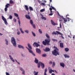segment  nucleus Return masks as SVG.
<instances>
[{"label":"nucleus","instance_id":"1","mask_svg":"<svg viewBox=\"0 0 75 75\" xmlns=\"http://www.w3.org/2000/svg\"><path fill=\"white\" fill-rule=\"evenodd\" d=\"M45 36L47 38V39H45L44 41H43L42 44L44 45H50V41H51V40L50 39V35H48V33H46Z\"/></svg>","mask_w":75,"mask_h":75},{"label":"nucleus","instance_id":"2","mask_svg":"<svg viewBox=\"0 0 75 75\" xmlns=\"http://www.w3.org/2000/svg\"><path fill=\"white\" fill-rule=\"evenodd\" d=\"M54 51H53L52 52V54L55 56H57V55H59V52H58L59 49L57 48V47L55 46H54Z\"/></svg>","mask_w":75,"mask_h":75},{"label":"nucleus","instance_id":"3","mask_svg":"<svg viewBox=\"0 0 75 75\" xmlns=\"http://www.w3.org/2000/svg\"><path fill=\"white\" fill-rule=\"evenodd\" d=\"M59 21H62V20H61V19H63L64 22H67V21H69L70 20H71V21L72 22V19H70L68 17H67L65 19V18H64V17L62 16H60Z\"/></svg>","mask_w":75,"mask_h":75},{"label":"nucleus","instance_id":"4","mask_svg":"<svg viewBox=\"0 0 75 75\" xmlns=\"http://www.w3.org/2000/svg\"><path fill=\"white\" fill-rule=\"evenodd\" d=\"M11 42L12 43L13 46L16 47V42L15 39H14V38L13 37L11 38Z\"/></svg>","mask_w":75,"mask_h":75},{"label":"nucleus","instance_id":"5","mask_svg":"<svg viewBox=\"0 0 75 75\" xmlns=\"http://www.w3.org/2000/svg\"><path fill=\"white\" fill-rule=\"evenodd\" d=\"M2 18L3 20L4 21L5 24H6V25H7V20H6V18H4V17L3 16H2Z\"/></svg>","mask_w":75,"mask_h":75},{"label":"nucleus","instance_id":"6","mask_svg":"<svg viewBox=\"0 0 75 75\" xmlns=\"http://www.w3.org/2000/svg\"><path fill=\"white\" fill-rule=\"evenodd\" d=\"M30 23L31 24V25H32L33 28L35 29V24H34L33 23V20H30Z\"/></svg>","mask_w":75,"mask_h":75},{"label":"nucleus","instance_id":"7","mask_svg":"<svg viewBox=\"0 0 75 75\" xmlns=\"http://www.w3.org/2000/svg\"><path fill=\"white\" fill-rule=\"evenodd\" d=\"M56 33H57V34H59L60 35H61V37L63 39H64V36H63V34L59 32V31H56Z\"/></svg>","mask_w":75,"mask_h":75},{"label":"nucleus","instance_id":"8","mask_svg":"<svg viewBox=\"0 0 75 75\" xmlns=\"http://www.w3.org/2000/svg\"><path fill=\"white\" fill-rule=\"evenodd\" d=\"M33 45L34 46V47H35L36 46V47H38L40 46V45L39 44L36 42H34L33 44Z\"/></svg>","mask_w":75,"mask_h":75},{"label":"nucleus","instance_id":"9","mask_svg":"<svg viewBox=\"0 0 75 75\" xmlns=\"http://www.w3.org/2000/svg\"><path fill=\"white\" fill-rule=\"evenodd\" d=\"M28 49L29 51V52H30V53H31V54H32V55H33V56H35V54H34V52H33V51L32 50H31V49H30L29 48Z\"/></svg>","mask_w":75,"mask_h":75},{"label":"nucleus","instance_id":"10","mask_svg":"<svg viewBox=\"0 0 75 75\" xmlns=\"http://www.w3.org/2000/svg\"><path fill=\"white\" fill-rule=\"evenodd\" d=\"M49 71L50 74H52V72H54V70H52V69H50V67L49 68Z\"/></svg>","mask_w":75,"mask_h":75},{"label":"nucleus","instance_id":"11","mask_svg":"<svg viewBox=\"0 0 75 75\" xmlns=\"http://www.w3.org/2000/svg\"><path fill=\"white\" fill-rule=\"evenodd\" d=\"M43 50L45 52H48L50 51V49L49 48L47 47L45 48V49H44Z\"/></svg>","mask_w":75,"mask_h":75},{"label":"nucleus","instance_id":"12","mask_svg":"<svg viewBox=\"0 0 75 75\" xmlns=\"http://www.w3.org/2000/svg\"><path fill=\"white\" fill-rule=\"evenodd\" d=\"M36 52L38 54H40L41 53V50L38 48H37L36 49Z\"/></svg>","mask_w":75,"mask_h":75},{"label":"nucleus","instance_id":"13","mask_svg":"<svg viewBox=\"0 0 75 75\" xmlns=\"http://www.w3.org/2000/svg\"><path fill=\"white\" fill-rule=\"evenodd\" d=\"M60 65L61 67H62L63 68H64V67H65V64L63 62L60 63Z\"/></svg>","mask_w":75,"mask_h":75},{"label":"nucleus","instance_id":"14","mask_svg":"<svg viewBox=\"0 0 75 75\" xmlns=\"http://www.w3.org/2000/svg\"><path fill=\"white\" fill-rule=\"evenodd\" d=\"M25 17L26 18H27L28 19H29L30 20V19H31V18L30 17V16L28 15H26L25 16Z\"/></svg>","mask_w":75,"mask_h":75},{"label":"nucleus","instance_id":"15","mask_svg":"<svg viewBox=\"0 0 75 75\" xmlns=\"http://www.w3.org/2000/svg\"><path fill=\"white\" fill-rule=\"evenodd\" d=\"M18 48H22V49H24V47H23V46L21 45H18Z\"/></svg>","mask_w":75,"mask_h":75},{"label":"nucleus","instance_id":"16","mask_svg":"<svg viewBox=\"0 0 75 75\" xmlns=\"http://www.w3.org/2000/svg\"><path fill=\"white\" fill-rule=\"evenodd\" d=\"M60 47L61 48H64V43L62 42L60 43Z\"/></svg>","mask_w":75,"mask_h":75},{"label":"nucleus","instance_id":"17","mask_svg":"<svg viewBox=\"0 0 75 75\" xmlns=\"http://www.w3.org/2000/svg\"><path fill=\"white\" fill-rule=\"evenodd\" d=\"M24 7L25 8V9L26 11H28V10H29V8H28V7L27 5H24Z\"/></svg>","mask_w":75,"mask_h":75},{"label":"nucleus","instance_id":"18","mask_svg":"<svg viewBox=\"0 0 75 75\" xmlns=\"http://www.w3.org/2000/svg\"><path fill=\"white\" fill-rule=\"evenodd\" d=\"M40 63H41V66L42 67V69H43V68H44V67H45V65H44V64L41 62H40Z\"/></svg>","mask_w":75,"mask_h":75},{"label":"nucleus","instance_id":"19","mask_svg":"<svg viewBox=\"0 0 75 75\" xmlns=\"http://www.w3.org/2000/svg\"><path fill=\"white\" fill-rule=\"evenodd\" d=\"M51 24L52 25H56V23H55L52 20H51Z\"/></svg>","mask_w":75,"mask_h":75},{"label":"nucleus","instance_id":"20","mask_svg":"<svg viewBox=\"0 0 75 75\" xmlns=\"http://www.w3.org/2000/svg\"><path fill=\"white\" fill-rule=\"evenodd\" d=\"M38 60L36 58H35V59L34 61L36 63V64H38Z\"/></svg>","mask_w":75,"mask_h":75},{"label":"nucleus","instance_id":"21","mask_svg":"<svg viewBox=\"0 0 75 75\" xmlns=\"http://www.w3.org/2000/svg\"><path fill=\"white\" fill-rule=\"evenodd\" d=\"M20 69L21 71H22L23 72H22V74H23V75H25V73H24V72H25V71H24V70H23V69L22 68H20Z\"/></svg>","mask_w":75,"mask_h":75},{"label":"nucleus","instance_id":"22","mask_svg":"<svg viewBox=\"0 0 75 75\" xmlns=\"http://www.w3.org/2000/svg\"><path fill=\"white\" fill-rule=\"evenodd\" d=\"M18 19V24H19V26L20 27V24H21V23L20 22V18H19V17H17Z\"/></svg>","mask_w":75,"mask_h":75},{"label":"nucleus","instance_id":"23","mask_svg":"<svg viewBox=\"0 0 75 75\" xmlns=\"http://www.w3.org/2000/svg\"><path fill=\"white\" fill-rule=\"evenodd\" d=\"M41 62H39V63L38 64V68H40V66H41Z\"/></svg>","mask_w":75,"mask_h":75},{"label":"nucleus","instance_id":"24","mask_svg":"<svg viewBox=\"0 0 75 75\" xmlns=\"http://www.w3.org/2000/svg\"><path fill=\"white\" fill-rule=\"evenodd\" d=\"M64 56L65 58H69V55H68L67 54H64Z\"/></svg>","mask_w":75,"mask_h":75},{"label":"nucleus","instance_id":"25","mask_svg":"<svg viewBox=\"0 0 75 75\" xmlns=\"http://www.w3.org/2000/svg\"><path fill=\"white\" fill-rule=\"evenodd\" d=\"M9 3L10 4H14V1L13 0H9Z\"/></svg>","mask_w":75,"mask_h":75},{"label":"nucleus","instance_id":"26","mask_svg":"<svg viewBox=\"0 0 75 75\" xmlns=\"http://www.w3.org/2000/svg\"><path fill=\"white\" fill-rule=\"evenodd\" d=\"M10 5L9 4H6L5 5V8H8V6H10Z\"/></svg>","mask_w":75,"mask_h":75},{"label":"nucleus","instance_id":"27","mask_svg":"<svg viewBox=\"0 0 75 75\" xmlns=\"http://www.w3.org/2000/svg\"><path fill=\"white\" fill-rule=\"evenodd\" d=\"M64 50H65V51H66V52L69 51V49L68 48H65Z\"/></svg>","mask_w":75,"mask_h":75},{"label":"nucleus","instance_id":"28","mask_svg":"<svg viewBox=\"0 0 75 75\" xmlns=\"http://www.w3.org/2000/svg\"><path fill=\"white\" fill-rule=\"evenodd\" d=\"M28 47H29V48L30 49V50H32V47H31V45H30V44H28Z\"/></svg>","mask_w":75,"mask_h":75},{"label":"nucleus","instance_id":"29","mask_svg":"<svg viewBox=\"0 0 75 75\" xmlns=\"http://www.w3.org/2000/svg\"><path fill=\"white\" fill-rule=\"evenodd\" d=\"M29 8L30 11H33V7H31V6H29Z\"/></svg>","mask_w":75,"mask_h":75},{"label":"nucleus","instance_id":"30","mask_svg":"<svg viewBox=\"0 0 75 75\" xmlns=\"http://www.w3.org/2000/svg\"><path fill=\"white\" fill-rule=\"evenodd\" d=\"M55 62H53L52 64V67L53 68L54 67H55Z\"/></svg>","mask_w":75,"mask_h":75},{"label":"nucleus","instance_id":"31","mask_svg":"<svg viewBox=\"0 0 75 75\" xmlns=\"http://www.w3.org/2000/svg\"><path fill=\"white\" fill-rule=\"evenodd\" d=\"M20 30L21 33H22V34H24V31H23V30H22V28H20Z\"/></svg>","mask_w":75,"mask_h":75},{"label":"nucleus","instance_id":"32","mask_svg":"<svg viewBox=\"0 0 75 75\" xmlns=\"http://www.w3.org/2000/svg\"><path fill=\"white\" fill-rule=\"evenodd\" d=\"M14 16H16V17H18V14L16 13H14Z\"/></svg>","mask_w":75,"mask_h":75},{"label":"nucleus","instance_id":"33","mask_svg":"<svg viewBox=\"0 0 75 75\" xmlns=\"http://www.w3.org/2000/svg\"><path fill=\"white\" fill-rule=\"evenodd\" d=\"M42 56L43 57H47V55L45 54H44L42 55Z\"/></svg>","mask_w":75,"mask_h":75},{"label":"nucleus","instance_id":"34","mask_svg":"<svg viewBox=\"0 0 75 75\" xmlns=\"http://www.w3.org/2000/svg\"><path fill=\"white\" fill-rule=\"evenodd\" d=\"M41 18L42 19V20H46V18L45 17H41Z\"/></svg>","mask_w":75,"mask_h":75},{"label":"nucleus","instance_id":"35","mask_svg":"<svg viewBox=\"0 0 75 75\" xmlns=\"http://www.w3.org/2000/svg\"><path fill=\"white\" fill-rule=\"evenodd\" d=\"M24 32L26 33L27 34H28V33H29V31L28 30H24Z\"/></svg>","mask_w":75,"mask_h":75},{"label":"nucleus","instance_id":"36","mask_svg":"<svg viewBox=\"0 0 75 75\" xmlns=\"http://www.w3.org/2000/svg\"><path fill=\"white\" fill-rule=\"evenodd\" d=\"M52 34H53V35H54H54H57V33H56V32H53L52 33Z\"/></svg>","mask_w":75,"mask_h":75},{"label":"nucleus","instance_id":"37","mask_svg":"<svg viewBox=\"0 0 75 75\" xmlns=\"http://www.w3.org/2000/svg\"><path fill=\"white\" fill-rule=\"evenodd\" d=\"M5 41H6V45H8V41L7 39H5Z\"/></svg>","mask_w":75,"mask_h":75},{"label":"nucleus","instance_id":"38","mask_svg":"<svg viewBox=\"0 0 75 75\" xmlns=\"http://www.w3.org/2000/svg\"><path fill=\"white\" fill-rule=\"evenodd\" d=\"M47 72V68H46L45 69V73H44V74H46V72Z\"/></svg>","mask_w":75,"mask_h":75},{"label":"nucleus","instance_id":"39","mask_svg":"<svg viewBox=\"0 0 75 75\" xmlns=\"http://www.w3.org/2000/svg\"><path fill=\"white\" fill-rule=\"evenodd\" d=\"M52 40L53 41H56V42H57V39H52Z\"/></svg>","mask_w":75,"mask_h":75},{"label":"nucleus","instance_id":"40","mask_svg":"<svg viewBox=\"0 0 75 75\" xmlns=\"http://www.w3.org/2000/svg\"><path fill=\"white\" fill-rule=\"evenodd\" d=\"M13 20L14 23H16V21H17V20L16 18H14Z\"/></svg>","mask_w":75,"mask_h":75},{"label":"nucleus","instance_id":"41","mask_svg":"<svg viewBox=\"0 0 75 75\" xmlns=\"http://www.w3.org/2000/svg\"><path fill=\"white\" fill-rule=\"evenodd\" d=\"M32 33L33 36H34V37H35V34L33 32V31L32 32Z\"/></svg>","mask_w":75,"mask_h":75},{"label":"nucleus","instance_id":"42","mask_svg":"<svg viewBox=\"0 0 75 75\" xmlns=\"http://www.w3.org/2000/svg\"><path fill=\"white\" fill-rule=\"evenodd\" d=\"M42 6H45V3H41V4H40V5H42Z\"/></svg>","mask_w":75,"mask_h":75},{"label":"nucleus","instance_id":"43","mask_svg":"<svg viewBox=\"0 0 75 75\" xmlns=\"http://www.w3.org/2000/svg\"><path fill=\"white\" fill-rule=\"evenodd\" d=\"M45 11V9H43L40 10L41 12H43Z\"/></svg>","mask_w":75,"mask_h":75},{"label":"nucleus","instance_id":"44","mask_svg":"<svg viewBox=\"0 0 75 75\" xmlns=\"http://www.w3.org/2000/svg\"><path fill=\"white\" fill-rule=\"evenodd\" d=\"M39 33H40V34H42V31H41V30L40 29H39Z\"/></svg>","mask_w":75,"mask_h":75},{"label":"nucleus","instance_id":"45","mask_svg":"<svg viewBox=\"0 0 75 75\" xmlns=\"http://www.w3.org/2000/svg\"><path fill=\"white\" fill-rule=\"evenodd\" d=\"M51 7H52V9H53V10H56V9L54 7H53L52 6H51Z\"/></svg>","mask_w":75,"mask_h":75},{"label":"nucleus","instance_id":"46","mask_svg":"<svg viewBox=\"0 0 75 75\" xmlns=\"http://www.w3.org/2000/svg\"><path fill=\"white\" fill-rule=\"evenodd\" d=\"M9 17L10 19H12V18H13V17H12V16H11V15H10L9 16Z\"/></svg>","mask_w":75,"mask_h":75},{"label":"nucleus","instance_id":"47","mask_svg":"<svg viewBox=\"0 0 75 75\" xmlns=\"http://www.w3.org/2000/svg\"><path fill=\"white\" fill-rule=\"evenodd\" d=\"M4 10L5 11H7V8L5 7L4 9Z\"/></svg>","mask_w":75,"mask_h":75},{"label":"nucleus","instance_id":"48","mask_svg":"<svg viewBox=\"0 0 75 75\" xmlns=\"http://www.w3.org/2000/svg\"><path fill=\"white\" fill-rule=\"evenodd\" d=\"M17 34L18 35H20V31L18 32Z\"/></svg>","mask_w":75,"mask_h":75},{"label":"nucleus","instance_id":"49","mask_svg":"<svg viewBox=\"0 0 75 75\" xmlns=\"http://www.w3.org/2000/svg\"><path fill=\"white\" fill-rule=\"evenodd\" d=\"M15 61H16V62H17L19 64V65H20V63L18 62V61H17V60L15 59Z\"/></svg>","mask_w":75,"mask_h":75},{"label":"nucleus","instance_id":"50","mask_svg":"<svg viewBox=\"0 0 75 75\" xmlns=\"http://www.w3.org/2000/svg\"><path fill=\"white\" fill-rule=\"evenodd\" d=\"M6 75H10V74H9V73H8V72H6Z\"/></svg>","mask_w":75,"mask_h":75},{"label":"nucleus","instance_id":"51","mask_svg":"<svg viewBox=\"0 0 75 75\" xmlns=\"http://www.w3.org/2000/svg\"><path fill=\"white\" fill-rule=\"evenodd\" d=\"M49 64H52V62L51 61H50Z\"/></svg>","mask_w":75,"mask_h":75},{"label":"nucleus","instance_id":"52","mask_svg":"<svg viewBox=\"0 0 75 75\" xmlns=\"http://www.w3.org/2000/svg\"><path fill=\"white\" fill-rule=\"evenodd\" d=\"M49 16H52L53 15V13H50V14H49Z\"/></svg>","mask_w":75,"mask_h":75},{"label":"nucleus","instance_id":"53","mask_svg":"<svg viewBox=\"0 0 75 75\" xmlns=\"http://www.w3.org/2000/svg\"><path fill=\"white\" fill-rule=\"evenodd\" d=\"M11 59V60L12 61H13V62H15L14 60L13 59V58H12V59Z\"/></svg>","mask_w":75,"mask_h":75},{"label":"nucleus","instance_id":"54","mask_svg":"<svg viewBox=\"0 0 75 75\" xmlns=\"http://www.w3.org/2000/svg\"><path fill=\"white\" fill-rule=\"evenodd\" d=\"M38 3H39V4H40V3H41V1H40V0H38Z\"/></svg>","mask_w":75,"mask_h":75},{"label":"nucleus","instance_id":"55","mask_svg":"<svg viewBox=\"0 0 75 75\" xmlns=\"http://www.w3.org/2000/svg\"><path fill=\"white\" fill-rule=\"evenodd\" d=\"M9 57L11 59H12V58H12V57H11V56H10V55H9Z\"/></svg>","mask_w":75,"mask_h":75},{"label":"nucleus","instance_id":"56","mask_svg":"<svg viewBox=\"0 0 75 75\" xmlns=\"http://www.w3.org/2000/svg\"><path fill=\"white\" fill-rule=\"evenodd\" d=\"M50 11H52V8H50Z\"/></svg>","mask_w":75,"mask_h":75},{"label":"nucleus","instance_id":"57","mask_svg":"<svg viewBox=\"0 0 75 75\" xmlns=\"http://www.w3.org/2000/svg\"><path fill=\"white\" fill-rule=\"evenodd\" d=\"M67 16H69V15L68 14H67L66 15V18H67Z\"/></svg>","mask_w":75,"mask_h":75},{"label":"nucleus","instance_id":"58","mask_svg":"<svg viewBox=\"0 0 75 75\" xmlns=\"http://www.w3.org/2000/svg\"><path fill=\"white\" fill-rule=\"evenodd\" d=\"M62 27L61 24V23H60V28H62Z\"/></svg>","mask_w":75,"mask_h":75},{"label":"nucleus","instance_id":"59","mask_svg":"<svg viewBox=\"0 0 75 75\" xmlns=\"http://www.w3.org/2000/svg\"><path fill=\"white\" fill-rule=\"evenodd\" d=\"M54 71H55V72H56V73L57 74H58V72L56 70H54Z\"/></svg>","mask_w":75,"mask_h":75},{"label":"nucleus","instance_id":"60","mask_svg":"<svg viewBox=\"0 0 75 75\" xmlns=\"http://www.w3.org/2000/svg\"><path fill=\"white\" fill-rule=\"evenodd\" d=\"M61 42V40H59V42L58 43H60V42Z\"/></svg>","mask_w":75,"mask_h":75},{"label":"nucleus","instance_id":"61","mask_svg":"<svg viewBox=\"0 0 75 75\" xmlns=\"http://www.w3.org/2000/svg\"><path fill=\"white\" fill-rule=\"evenodd\" d=\"M68 37H69V38H71V37L69 35H68Z\"/></svg>","mask_w":75,"mask_h":75},{"label":"nucleus","instance_id":"62","mask_svg":"<svg viewBox=\"0 0 75 75\" xmlns=\"http://www.w3.org/2000/svg\"><path fill=\"white\" fill-rule=\"evenodd\" d=\"M51 75H55V74H54V73H52V74Z\"/></svg>","mask_w":75,"mask_h":75},{"label":"nucleus","instance_id":"63","mask_svg":"<svg viewBox=\"0 0 75 75\" xmlns=\"http://www.w3.org/2000/svg\"><path fill=\"white\" fill-rule=\"evenodd\" d=\"M73 71L74 72H75V69H73Z\"/></svg>","mask_w":75,"mask_h":75},{"label":"nucleus","instance_id":"64","mask_svg":"<svg viewBox=\"0 0 75 75\" xmlns=\"http://www.w3.org/2000/svg\"><path fill=\"white\" fill-rule=\"evenodd\" d=\"M3 35V34H2L1 33H0V35Z\"/></svg>","mask_w":75,"mask_h":75}]
</instances>
